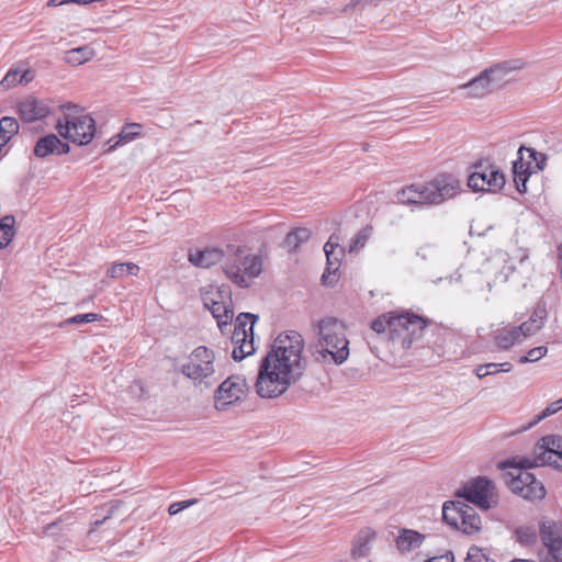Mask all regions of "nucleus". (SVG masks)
<instances>
[{
	"label": "nucleus",
	"mask_w": 562,
	"mask_h": 562,
	"mask_svg": "<svg viewBox=\"0 0 562 562\" xmlns=\"http://www.w3.org/2000/svg\"><path fill=\"white\" fill-rule=\"evenodd\" d=\"M459 192L458 179L440 175L428 183H414L403 188L397 192V200L403 204L438 205L454 198Z\"/></svg>",
	"instance_id": "4"
},
{
	"label": "nucleus",
	"mask_w": 562,
	"mask_h": 562,
	"mask_svg": "<svg viewBox=\"0 0 562 562\" xmlns=\"http://www.w3.org/2000/svg\"><path fill=\"white\" fill-rule=\"evenodd\" d=\"M139 270V267L134 262L115 263L109 269L108 274L112 279H120L124 274L137 276Z\"/></svg>",
	"instance_id": "34"
},
{
	"label": "nucleus",
	"mask_w": 562,
	"mask_h": 562,
	"mask_svg": "<svg viewBox=\"0 0 562 562\" xmlns=\"http://www.w3.org/2000/svg\"><path fill=\"white\" fill-rule=\"evenodd\" d=\"M20 125L16 119L3 116L0 119V145L4 147L14 135L19 133Z\"/></svg>",
	"instance_id": "29"
},
{
	"label": "nucleus",
	"mask_w": 562,
	"mask_h": 562,
	"mask_svg": "<svg viewBox=\"0 0 562 562\" xmlns=\"http://www.w3.org/2000/svg\"><path fill=\"white\" fill-rule=\"evenodd\" d=\"M371 231H372V227H370V226H367V227L362 228L361 231H359L349 245V251L350 252L358 251L359 249L364 247V245L367 244V241L369 240V238L371 236Z\"/></svg>",
	"instance_id": "37"
},
{
	"label": "nucleus",
	"mask_w": 562,
	"mask_h": 562,
	"mask_svg": "<svg viewBox=\"0 0 562 562\" xmlns=\"http://www.w3.org/2000/svg\"><path fill=\"white\" fill-rule=\"evenodd\" d=\"M15 218L12 215L3 216L0 220V249L9 246L15 236Z\"/></svg>",
	"instance_id": "30"
},
{
	"label": "nucleus",
	"mask_w": 562,
	"mask_h": 562,
	"mask_svg": "<svg viewBox=\"0 0 562 562\" xmlns=\"http://www.w3.org/2000/svg\"><path fill=\"white\" fill-rule=\"evenodd\" d=\"M195 502H196L195 499H187V501H182V502L172 503L168 508V513L171 516L177 515L181 510L193 505Z\"/></svg>",
	"instance_id": "43"
},
{
	"label": "nucleus",
	"mask_w": 562,
	"mask_h": 562,
	"mask_svg": "<svg viewBox=\"0 0 562 562\" xmlns=\"http://www.w3.org/2000/svg\"><path fill=\"white\" fill-rule=\"evenodd\" d=\"M293 382L277 370L268 368L262 361L256 382V391L262 398H276L282 395Z\"/></svg>",
	"instance_id": "15"
},
{
	"label": "nucleus",
	"mask_w": 562,
	"mask_h": 562,
	"mask_svg": "<svg viewBox=\"0 0 562 562\" xmlns=\"http://www.w3.org/2000/svg\"><path fill=\"white\" fill-rule=\"evenodd\" d=\"M324 251L327 258L328 263V272L330 273V268L334 267V271L338 269V263L340 261V257L342 255V249L339 248L337 243L333 241V237L324 246Z\"/></svg>",
	"instance_id": "33"
},
{
	"label": "nucleus",
	"mask_w": 562,
	"mask_h": 562,
	"mask_svg": "<svg viewBox=\"0 0 562 562\" xmlns=\"http://www.w3.org/2000/svg\"><path fill=\"white\" fill-rule=\"evenodd\" d=\"M304 339L297 331L280 334L273 341L271 350L263 362L268 368L286 374L292 382H296L305 369L302 357Z\"/></svg>",
	"instance_id": "2"
},
{
	"label": "nucleus",
	"mask_w": 562,
	"mask_h": 562,
	"mask_svg": "<svg viewBox=\"0 0 562 562\" xmlns=\"http://www.w3.org/2000/svg\"><path fill=\"white\" fill-rule=\"evenodd\" d=\"M257 319L258 316L250 313H240L237 316L232 335V342L234 344L232 357L234 360L241 361L254 353V325Z\"/></svg>",
	"instance_id": "11"
},
{
	"label": "nucleus",
	"mask_w": 562,
	"mask_h": 562,
	"mask_svg": "<svg viewBox=\"0 0 562 562\" xmlns=\"http://www.w3.org/2000/svg\"><path fill=\"white\" fill-rule=\"evenodd\" d=\"M68 3V0H49L47 2V5L48 7H59V5H63V4H66Z\"/></svg>",
	"instance_id": "45"
},
{
	"label": "nucleus",
	"mask_w": 562,
	"mask_h": 562,
	"mask_svg": "<svg viewBox=\"0 0 562 562\" xmlns=\"http://www.w3.org/2000/svg\"><path fill=\"white\" fill-rule=\"evenodd\" d=\"M102 316L95 313H87V314H79L76 316H72L70 318H67L64 323L60 324V326L69 325V324H85V323H92L95 321H99Z\"/></svg>",
	"instance_id": "41"
},
{
	"label": "nucleus",
	"mask_w": 562,
	"mask_h": 562,
	"mask_svg": "<svg viewBox=\"0 0 562 562\" xmlns=\"http://www.w3.org/2000/svg\"><path fill=\"white\" fill-rule=\"evenodd\" d=\"M518 540L524 544H529L535 541L536 533L530 528H519L516 531Z\"/></svg>",
	"instance_id": "42"
},
{
	"label": "nucleus",
	"mask_w": 562,
	"mask_h": 562,
	"mask_svg": "<svg viewBox=\"0 0 562 562\" xmlns=\"http://www.w3.org/2000/svg\"><path fill=\"white\" fill-rule=\"evenodd\" d=\"M425 536L411 529H403L396 539V547L401 552H409L419 548Z\"/></svg>",
	"instance_id": "24"
},
{
	"label": "nucleus",
	"mask_w": 562,
	"mask_h": 562,
	"mask_svg": "<svg viewBox=\"0 0 562 562\" xmlns=\"http://www.w3.org/2000/svg\"><path fill=\"white\" fill-rule=\"evenodd\" d=\"M314 330L315 360L325 364H342L349 357V340L344 322L327 316L314 324Z\"/></svg>",
	"instance_id": "1"
},
{
	"label": "nucleus",
	"mask_w": 562,
	"mask_h": 562,
	"mask_svg": "<svg viewBox=\"0 0 562 562\" xmlns=\"http://www.w3.org/2000/svg\"><path fill=\"white\" fill-rule=\"evenodd\" d=\"M485 372H493V374L496 373V371H494L493 369H484L483 373H485Z\"/></svg>",
	"instance_id": "46"
},
{
	"label": "nucleus",
	"mask_w": 562,
	"mask_h": 562,
	"mask_svg": "<svg viewBox=\"0 0 562 562\" xmlns=\"http://www.w3.org/2000/svg\"><path fill=\"white\" fill-rule=\"evenodd\" d=\"M372 537L373 535L369 532L364 536H360L352 548V555L357 558H364L369 555L371 551L370 539Z\"/></svg>",
	"instance_id": "35"
},
{
	"label": "nucleus",
	"mask_w": 562,
	"mask_h": 562,
	"mask_svg": "<svg viewBox=\"0 0 562 562\" xmlns=\"http://www.w3.org/2000/svg\"><path fill=\"white\" fill-rule=\"evenodd\" d=\"M562 409V397L558 401H554L552 402L551 404H549L542 412L541 414L537 415L533 420L529 424V427H532L535 425H537L539 422H541L542 419L551 416V415H554L557 414L558 412H560Z\"/></svg>",
	"instance_id": "38"
},
{
	"label": "nucleus",
	"mask_w": 562,
	"mask_h": 562,
	"mask_svg": "<svg viewBox=\"0 0 562 562\" xmlns=\"http://www.w3.org/2000/svg\"><path fill=\"white\" fill-rule=\"evenodd\" d=\"M367 341H368V345H371V340H370L369 336L367 337Z\"/></svg>",
	"instance_id": "48"
},
{
	"label": "nucleus",
	"mask_w": 562,
	"mask_h": 562,
	"mask_svg": "<svg viewBox=\"0 0 562 562\" xmlns=\"http://www.w3.org/2000/svg\"><path fill=\"white\" fill-rule=\"evenodd\" d=\"M529 147L521 146L518 149V158L513 164L514 182L520 193L527 191V181L533 173L530 158H527Z\"/></svg>",
	"instance_id": "19"
},
{
	"label": "nucleus",
	"mask_w": 562,
	"mask_h": 562,
	"mask_svg": "<svg viewBox=\"0 0 562 562\" xmlns=\"http://www.w3.org/2000/svg\"><path fill=\"white\" fill-rule=\"evenodd\" d=\"M454 558L452 552H448L446 554L431 558L428 562H453Z\"/></svg>",
	"instance_id": "44"
},
{
	"label": "nucleus",
	"mask_w": 562,
	"mask_h": 562,
	"mask_svg": "<svg viewBox=\"0 0 562 562\" xmlns=\"http://www.w3.org/2000/svg\"><path fill=\"white\" fill-rule=\"evenodd\" d=\"M426 325L427 322L418 315L390 312L375 318L371 323V329L376 335H382L385 340L407 349L422 335Z\"/></svg>",
	"instance_id": "3"
},
{
	"label": "nucleus",
	"mask_w": 562,
	"mask_h": 562,
	"mask_svg": "<svg viewBox=\"0 0 562 562\" xmlns=\"http://www.w3.org/2000/svg\"><path fill=\"white\" fill-rule=\"evenodd\" d=\"M95 56V50L90 45L71 48L65 52L64 61L71 66H80Z\"/></svg>",
	"instance_id": "25"
},
{
	"label": "nucleus",
	"mask_w": 562,
	"mask_h": 562,
	"mask_svg": "<svg viewBox=\"0 0 562 562\" xmlns=\"http://www.w3.org/2000/svg\"><path fill=\"white\" fill-rule=\"evenodd\" d=\"M214 361V351L205 346H199L188 356L180 371L194 386L201 390L209 389L216 382Z\"/></svg>",
	"instance_id": "7"
},
{
	"label": "nucleus",
	"mask_w": 562,
	"mask_h": 562,
	"mask_svg": "<svg viewBox=\"0 0 562 562\" xmlns=\"http://www.w3.org/2000/svg\"><path fill=\"white\" fill-rule=\"evenodd\" d=\"M459 89L464 90L465 97L471 99L484 98L496 90L485 70L468 83L461 85Z\"/></svg>",
	"instance_id": "22"
},
{
	"label": "nucleus",
	"mask_w": 562,
	"mask_h": 562,
	"mask_svg": "<svg viewBox=\"0 0 562 562\" xmlns=\"http://www.w3.org/2000/svg\"><path fill=\"white\" fill-rule=\"evenodd\" d=\"M544 310L535 311L527 322H524L519 327H517L520 333V337L527 338L538 333L544 325Z\"/></svg>",
	"instance_id": "27"
},
{
	"label": "nucleus",
	"mask_w": 562,
	"mask_h": 562,
	"mask_svg": "<svg viewBox=\"0 0 562 562\" xmlns=\"http://www.w3.org/2000/svg\"><path fill=\"white\" fill-rule=\"evenodd\" d=\"M527 465H550L562 471V437L549 435L542 437L533 447L532 460Z\"/></svg>",
	"instance_id": "13"
},
{
	"label": "nucleus",
	"mask_w": 562,
	"mask_h": 562,
	"mask_svg": "<svg viewBox=\"0 0 562 562\" xmlns=\"http://www.w3.org/2000/svg\"><path fill=\"white\" fill-rule=\"evenodd\" d=\"M33 74L30 70L12 68L0 81V90L5 91L12 87H15L19 83H29L33 80Z\"/></svg>",
	"instance_id": "26"
},
{
	"label": "nucleus",
	"mask_w": 562,
	"mask_h": 562,
	"mask_svg": "<svg viewBox=\"0 0 562 562\" xmlns=\"http://www.w3.org/2000/svg\"><path fill=\"white\" fill-rule=\"evenodd\" d=\"M527 158H530L533 173L538 170H542L547 160L544 154L538 153L533 148L527 150Z\"/></svg>",
	"instance_id": "40"
},
{
	"label": "nucleus",
	"mask_w": 562,
	"mask_h": 562,
	"mask_svg": "<svg viewBox=\"0 0 562 562\" xmlns=\"http://www.w3.org/2000/svg\"><path fill=\"white\" fill-rule=\"evenodd\" d=\"M548 352V348L544 346H539L530 349L526 356H522L519 358V363H527V362H536L540 359H542Z\"/></svg>",
	"instance_id": "39"
},
{
	"label": "nucleus",
	"mask_w": 562,
	"mask_h": 562,
	"mask_svg": "<svg viewBox=\"0 0 562 562\" xmlns=\"http://www.w3.org/2000/svg\"><path fill=\"white\" fill-rule=\"evenodd\" d=\"M19 113L25 122H34L46 117L49 113L48 106L35 98H26L18 104Z\"/></svg>",
	"instance_id": "23"
},
{
	"label": "nucleus",
	"mask_w": 562,
	"mask_h": 562,
	"mask_svg": "<svg viewBox=\"0 0 562 562\" xmlns=\"http://www.w3.org/2000/svg\"><path fill=\"white\" fill-rule=\"evenodd\" d=\"M442 518L451 527L472 535L481 529V518L475 509L462 501L443 504Z\"/></svg>",
	"instance_id": "10"
},
{
	"label": "nucleus",
	"mask_w": 562,
	"mask_h": 562,
	"mask_svg": "<svg viewBox=\"0 0 562 562\" xmlns=\"http://www.w3.org/2000/svg\"><path fill=\"white\" fill-rule=\"evenodd\" d=\"M468 184L474 191L498 192L505 186V177L494 166L480 165L469 177Z\"/></svg>",
	"instance_id": "17"
},
{
	"label": "nucleus",
	"mask_w": 562,
	"mask_h": 562,
	"mask_svg": "<svg viewBox=\"0 0 562 562\" xmlns=\"http://www.w3.org/2000/svg\"><path fill=\"white\" fill-rule=\"evenodd\" d=\"M312 236V233L308 228L300 227L292 232H290L285 237V246L294 251L296 250L301 244L307 241Z\"/></svg>",
	"instance_id": "31"
},
{
	"label": "nucleus",
	"mask_w": 562,
	"mask_h": 562,
	"mask_svg": "<svg viewBox=\"0 0 562 562\" xmlns=\"http://www.w3.org/2000/svg\"><path fill=\"white\" fill-rule=\"evenodd\" d=\"M204 306L212 313L221 331L229 325L234 317L232 291L226 284H207L201 288Z\"/></svg>",
	"instance_id": "9"
},
{
	"label": "nucleus",
	"mask_w": 562,
	"mask_h": 562,
	"mask_svg": "<svg viewBox=\"0 0 562 562\" xmlns=\"http://www.w3.org/2000/svg\"><path fill=\"white\" fill-rule=\"evenodd\" d=\"M228 280L239 288H249L262 271L261 258L241 247L234 248V255L222 267Z\"/></svg>",
	"instance_id": "6"
},
{
	"label": "nucleus",
	"mask_w": 562,
	"mask_h": 562,
	"mask_svg": "<svg viewBox=\"0 0 562 562\" xmlns=\"http://www.w3.org/2000/svg\"><path fill=\"white\" fill-rule=\"evenodd\" d=\"M140 132V125L136 123L126 124L120 134L110 139V142L114 140V143L110 146L109 150L115 148L121 143H127L134 139Z\"/></svg>",
	"instance_id": "32"
},
{
	"label": "nucleus",
	"mask_w": 562,
	"mask_h": 562,
	"mask_svg": "<svg viewBox=\"0 0 562 562\" xmlns=\"http://www.w3.org/2000/svg\"><path fill=\"white\" fill-rule=\"evenodd\" d=\"M540 538L543 544L541 562H562V522L543 518L540 521Z\"/></svg>",
	"instance_id": "14"
},
{
	"label": "nucleus",
	"mask_w": 562,
	"mask_h": 562,
	"mask_svg": "<svg viewBox=\"0 0 562 562\" xmlns=\"http://www.w3.org/2000/svg\"><path fill=\"white\" fill-rule=\"evenodd\" d=\"M224 257V252L217 247H207L204 249L190 250L188 254V260L194 267L207 269L216 263L221 262Z\"/></svg>",
	"instance_id": "21"
},
{
	"label": "nucleus",
	"mask_w": 562,
	"mask_h": 562,
	"mask_svg": "<svg viewBox=\"0 0 562 562\" xmlns=\"http://www.w3.org/2000/svg\"><path fill=\"white\" fill-rule=\"evenodd\" d=\"M498 279H501V280H505V279H507V276H506V274H504V276H503V277H501V278L496 277V278H495V281H497Z\"/></svg>",
	"instance_id": "47"
},
{
	"label": "nucleus",
	"mask_w": 562,
	"mask_h": 562,
	"mask_svg": "<svg viewBox=\"0 0 562 562\" xmlns=\"http://www.w3.org/2000/svg\"><path fill=\"white\" fill-rule=\"evenodd\" d=\"M55 128L59 136L79 145H88L95 134V122L82 108L75 103L59 106Z\"/></svg>",
	"instance_id": "5"
},
{
	"label": "nucleus",
	"mask_w": 562,
	"mask_h": 562,
	"mask_svg": "<svg viewBox=\"0 0 562 562\" xmlns=\"http://www.w3.org/2000/svg\"><path fill=\"white\" fill-rule=\"evenodd\" d=\"M247 392L246 380L238 375L228 376L214 393V407L218 412H226L241 401Z\"/></svg>",
	"instance_id": "16"
},
{
	"label": "nucleus",
	"mask_w": 562,
	"mask_h": 562,
	"mask_svg": "<svg viewBox=\"0 0 562 562\" xmlns=\"http://www.w3.org/2000/svg\"><path fill=\"white\" fill-rule=\"evenodd\" d=\"M457 495L483 510L495 507L498 503L495 484L486 477H477L469 482L458 491Z\"/></svg>",
	"instance_id": "12"
},
{
	"label": "nucleus",
	"mask_w": 562,
	"mask_h": 562,
	"mask_svg": "<svg viewBox=\"0 0 562 562\" xmlns=\"http://www.w3.org/2000/svg\"><path fill=\"white\" fill-rule=\"evenodd\" d=\"M484 369H493L496 372H499V371H502V372H509V371H512L513 366L509 362L481 364L474 371L475 375L479 379H483V378H485V376H487L490 374H493V372H485V373H483Z\"/></svg>",
	"instance_id": "36"
},
{
	"label": "nucleus",
	"mask_w": 562,
	"mask_h": 562,
	"mask_svg": "<svg viewBox=\"0 0 562 562\" xmlns=\"http://www.w3.org/2000/svg\"><path fill=\"white\" fill-rule=\"evenodd\" d=\"M525 63L520 59H513L497 64L488 69H485L487 76L494 83L496 89H499L505 83L514 79L513 74L522 69Z\"/></svg>",
	"instance_id": "18"
},
{
	"label": "nucleus",
	"mask_w": 562,
	"mask_h": 562,
	"mask_svg": "<svg viewBox=\"0 0 562 562\" xmlns=\"http://www.w3.org/2000/svg\"><path fill=\"white\" fill-rule=\"evenodd\" d=\"M526 460H532V457H522L509 462L512 471L505 474L506 484L513 493L526 499H542L546 495L544 486L532 473L528 472V469L536 465L524 464Z\"/></svg>",
	"instance_id": "8"
},
{
	"label": "nucleus",
	"mask_w": 562,
	"mask_h": 562,
	"mask_svg": "<svg viewBox=\"0 0 562 562\" xmlns=\"http://www.w3.org/2000/svg\"><path fill=\"white\" fill-rule=\"evenodd\" d=\"M494 340L499 349L507 350L515 344L520 342L521 337L517 327H504L496 330Z\"/></svg>",
	"instance_id": "28"
},
{
	"label": "nucleus",
	"mask_w": 562,
	"mask_h": 562,
	"mask_svg": "<svg viewBox=\"0 0 562 562\" xmlns=\"http://www.w3.org/2000/svg\"><path fill=\"white\" fill-rule=\"evenodd\" d=\"M33 151L36 157L45 158L53 154H68L70 151V146L67 143H63L55 134H48L38 138Z\"/></svg>",
	"instance_id": "20"
}]
</instances>
